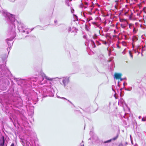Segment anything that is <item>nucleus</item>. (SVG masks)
<instances>
[{
  "label": "nucleus",
  "mask_w": 146,
  "mask_h": 146,
  "mask_svg": "<svg viewBox=\"0 0 146 146\" xmlns=\"http://www.w3.org/2000/svg\"><path fill=\"white\" fill-rule=\"evenodd\" d=\"M56 22H57V21H54V22H55V23H56Z\"/></svg>",
  "instance_id": "aec40b11"
},
{
  "label": "nucleus",
  "mask_w": 146,
  "mask_h": 146,
  "mask_svg": "<svg viewBox=\"0 0 146 146\" xmlns=\"http://www.w3.org/2000/svg\"><path fill=\"white\" fill-rule=\"evenodd\" d=\"M93 43L94 44V45H95V43H94V42H93Z\"/></svg>",
  "instance_id": "6ab92c4d"
},
{
  "label": "nucleus",
  "mask_w": 146,
  "mask_h": 146,
  "mask_svg": "<svg viewBox=\"0 0 146 146\" xmlns=\"http://www.w3.org/2000/svg\"><path fill=\"white\" fill-rule=\"evenodd\" d=\"M114 6H115V7L116 8H117L116 5H115Z\"/></svg>",
  "instance_id": "f3484780"
},
{
  "label": "nucleus",
  "mask_w": 146,
  "mask_h": 146,
  "mask_svg": "<svg viewBox=\"0 0 146 146\" xmlns=\"http://www.w3.org/2000/svg\"><path fill=\"white\" fill-rule=\"evenodd\" d=\"M45 78L46 79L48 80L52 81L53 80V78H49L48 76H46Z\"/></svg>",
  "instance_id": "423d86ee"
},
{
  "label": "nucleus",
  "mask_w": 146,
  "mask_h": 146,
  "mask_svg": "<svg viewBox=\"0 0 146 146\" xmlns=\"http://www.w3.org/2000/svg\"><path fill=\"white\" fill-rule=\"evenodd\" d=\"M119 21L121 22H124L125 23H126L127 24H128V23L125 19H120Z\"/></svg>",
  "instance_id": "39448f33"
},
{
  "label": "nucleus",
  "mask_w": 146,
  "mask_h": 146,
  "mask_svg": "<svg viewBox=\"0 0 146 146\" xmlns=\"http://www.w3.org/2000/svg\"><path fill=\"white\" fill-rule=\"evenodd\" d=\"M127 24L126 23H125V24L121 23V24H120V25L121 27L124 29L125 27Z\"/></svg>",
  "instance_id": "20e7f679"
},
{
  "label": "nucleus",
  "mask_w": 146,
  "mask_h": 146,
  "mask_svg": "<svg viewBox=\"0 0 146 146\" xmlns=\"http://www.w3.org/2000/svg\"><path fill=\"white\" fill-rule=\"evenodd\" d=\"M92 9V8H90V9Z\"/></svg>",
  "instance_id": "412c9836"
},
{
  "label": "nucleus",
  "mask_w": 146,
  "mask_h": 146,
  "mask_svg": "<svg viewBox=\"0 0 146 146\" xmlns=\"http://www.w3.org/2000/svg\"><path fill=\"white\" fill-rule=\"evenodd\" d=\"M5 143V138L3 136L0 139V146H4Z\"/></svg>",
  "instance_id": "f03ea898"
},
{
  "label": "nucleus",
  "mask_w": 146,
  "mask_h": 146,
  "mask_svg": "<svg viewBox=\"0 0 146 146\" xmlns=\"http://www.w3.org/2000/svg\"><path fill=\"white\" fill-rule=\"evenodd\" d=\"M111 140H112V139H111L110 140H108L107 141H105L104 143H108V142H110Z\"/></svg>",
  "instance_id": "1a4fd4ad"
},
{
  "label": "nucleus",
  "mask_w": 146,
  "mask_h": 146,
  "mask_svg": "<svg viewBox=\"0 0 146 146\" xmlns=\"http://www.w3.org/2000/svg\"><path fill=\"white\" fill-rule=\"evenodd\" d=\"M115 2L116 3V5H117V1H115Z\"/></svg>",
  "instance_id": "2eb2a0df"
},
{
  "label": "nucleus",
  "mask_w": 146,
  "mask_h": 146,
  "mask_svg": "<svg viewBox=\"0 0 146 146\" xmlns=\"http://www.w3.org/2000/svg\"><path fill=\"white\" fill-rule=\"evenodd\" d=\"M69 82V79L68 78H65L64 79L62 80V82L64 86H65Z\"/></svg>",
  "instance_id": "7ed1b4c3"
},
{
  "label": "nucleus",
  "mask_w": 146,
  "mask_h": 146,
  "mask_svg": "<svg viewBox=\"0 0 146 146\" xmlns=\"http://www.w3.org/2000/svg\"><path fill=\"white\" fill-rule=\"evenodd\" d=\"M142 120L143 121H145V120L143 119V118L142 119Z\"/></svg>",
  "instance_id": "a211bd4d"
},
{
  "label": "nucleus",
  "mask_w": 146,
  "mask_h": 146,
  "mask_svg": "<svg viewBox=\"0 0 146 146\" xmlns=\"http://www.w3.org/2000/svg\"><path fill=\"white\" fill-rule=\"evenodd\" d=\"M11 146H14V143H12L11 145Z\"/></svg>",
  "instance_id": "ddd939ff"
},
{
  "label": "nucleus",
  "mask_w": 146,
  "mask_h": 146,
  "mask_svg": "<svg viewBox=\"0 0 146 146\" xmlns=\"http://www.w3.org/2000/svg\"><path fill=\"white\" fill-rule=\"evenodd\" d=\"M132 15H133V14L132 13H131V15L129 16L130 19H131V18H132Z\"/></svg>",
  "instance_id": "9d476101"
},
{
  "label": "nucleus",
  "mask_w": 146,
  "mask_h": 146,
  "mask_svg": "<svg viewBox=\"0 0 146 146\" xmlns=\"http://www.w3.org/2000/svg\"><path fill=\"white\" fill-rule=\"evenodd\" d=\"M117 48H120V47H119V45L117 44Z\"/></svg>",
  "instance_id": "9b49d317"
},
{
  "label": "nucleus",
  "mask_w": 146,
  "mask_h": 146,
  "mask_svg": "<svg viewBox=\"0 0 146 146\" xmlns=\"http://www.w3.org/2000/svg\"><path fill=\"white\" fill-rule=\"evenodd\" d=\"M90 7H93V5H92L91 6H90Z\"/></svg>",
  "instance_id": "dca6fc26"
},
{
  "label": "nucleus",
  "mask_w": 146,
  "mask_h": 146,
  "mask_svg": "<svg viewBox=\"0 0 146 146\" xmlns=\"http://www.w3.org/2000/svg\"><path fill=\"white\" fill-rule=\"evenodd\" d=\"M118 137V135H117L116 137L111 139L112 140H115Z\"/></svg>",
  "instance_id": "6e6552de"
},
{
  "label": "nucleus",
  "mask_w": 146,
  "mask_h": 146,
  "mask_svg": "<svg viewBox=\"0 0 146 146\" xmlns=\"http://www.w3.org/2000/svg\"><path fill=\"white\" fill-rule=\"evenodd\" d=\"M122 76V75L121 74L115 73L114 75V77L116 79H120L121 80V81L122 80L121 78Z\"/></svg>",
  "instance_id": "f257e3e1"
},
{
  "label": "nucleus",
  "mask_w": 146,
  "mask_h": 146,
  "mask_svg": "<svg viewBox=\"0 0 146 146\" xmlns=\"http://www.w3.org/2000/svg\"><path fill=\"white\" fill-rule=\"evenodd\" d=\"M129 54H130V55L131 56V57H132V54H131V52H130V51H129Z\"/></svg>",
  "instance_id": "f8f14e48"
},
{
  "label": "nucleus",
  "mask_w": 146,
  "mask_h": 146,
  "mask_svg": "<svg viewBox=\"0 0 146 146\" xmlns=\"http://www.w3.org/2000/svg\"><path fill=\"white\" fill-rule=\"evenodd\" d=\"M137 29L136 28H134V29L133 30V33H134L135 34L137 33Z\"/></svg>",
  "instance_id": "0eeeda50"
},
{
  "label": "nucleus",
  "mask_w": 146,
  "mask_h": 146,
  "mask_svg": "<svg viewBox=\"0 0 146 146\" xmlns=\"http://www.w3.org/2000/svg\"><path fill=\"white\" fill-rule=\"evenodd\" d=\"M85 4L86 5H88V3L87 2H85Z\"/></svg>",
  "instance_id": "4468645a"
}]
</instances>
